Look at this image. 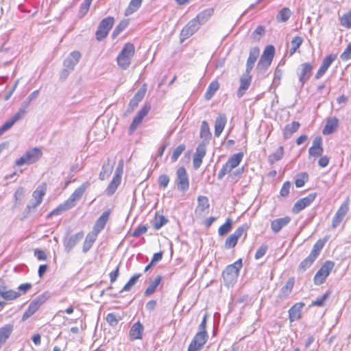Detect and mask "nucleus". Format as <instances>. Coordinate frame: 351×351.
<instances>
[{
	"label": "nucleus",
	"instance_id": "obj_1",
	"mask_svg": "<svg viewBox=\"0 0 351 351\" xmlns=\"http://www.w3.org/2000/svg\"><path fill=\"white\" fill-rule=\"evenodd\" d=\"M135 54L134 45L130 42L126 43L117 57V62L121 69H127Z\"/></svg>",
	"mask_w": 351,
	"mask_h": 351
},
{
	"label": "nucleus",
	"instance_id": "obj_2",
	"mask_svg": "<svg viewBox=\"0 0 351 351\" xmlns=\"http://www.w3.org/2000/svg\"><path fill=\"white\" fill-rule=\"evenodd\" d=\"M41 148L34 147L27 150L19 158L15 161V165L21 167L25 165H30L38 162L43 156Z\"/></svg>",
	"mask_w": 351,
	"mask_h": 351
},
{
	"label": "nucleus",
	"instance_id": "obj_3",
	"mask_svg": "<svg viewBox=\"0 0 351 351\" xmlns=\"http://www.w3.org/2000/svg\"><path fill=\"white\" fill-rule=\"evenodd\" d=\"M242 265V259L239 258L233 264L229 265L226 267L222 273V276L226 286L232 285L237 281Z\"/></svg>",
	"mask_w": 351,
	"mask_h": 351
},
{
	"label": "nucleus",
	"instance_id": "obj_4",
	"mask_svg": "<svg viewBox=\"0 0 351 351\" xmlns=\"http://www.w3.org/2000/svg\"><path fill=\"white\" fill-rule=\"evenodd\" d=\"M243 158L242 152L237 153L231 156L227 162L223 165L218 173V178L221 179L225 175L230 173L233 169L239 165Z\"/></svg>",
	"mask_w": 351,
	"mask_h": 351
},
{
	"label": "nucleus",
	"instance_id": "obj_5",
	"mask_svg": "<svg viewBox=\"0 0 351 351\" xmlns=\"http://www.w3.org/2000/svg\"><path fill=\"white\" fill-rule=\"evenodd\" d=\"M334 267L335 263L333 261H325L314 276V284L316 285H320L323 284L334 269Z\"/></svg>",
	"mask_w": 351,
	"mask_h": 351
},
{
	"label": "nucleus",
	"instance_id": "obj_6",
	"mask_svg": "<svg viewBox=\"0 0 351 351\" xmlns=\"http://www.w3.org/2000/svg\"><path fill=\"white\" fill-rule=\"evenodd\" d=\"M275 53V47L272 45H267L265 47L258 62V68L259 69L264 70L268 69L271 64Z\"/></svg>",
	"mask_w": 351,
	"mask_h": 351
},
{
	"label": "nucleus",
	"instance_id": "obj_7",
	"mask_svg": "<svg viewBox=\"0 0 351 351\" xmlns=\"http://www.w3.org/2000/svg\"><path fill=\"white\" fill-rule=\"evenodd\" d=\"M114 23V19L112 16H107L103 19L97 27L95 32V37L98 41L104 39L112 29Z\"/></svg>",
	"mask_w": 351,
	"mask_h": 351
},
{
	"label": "nucleus",
	"instance_id": "obj_8",
	"mask_svg": "<svg viewBox=\"0 0 351 351\" xmlns=\"http://www.w3.org/2000/svg\"><path fill=\"white\" fill-rule=\"evenodd\" d=\"M248 229L249 226L247 224H243L238 227L235 231L226 239L225 247L227 249L234 247L238 243L239 239L243 236L244 237V239L246 238L247 231Z\"/></svg>",
	"mask_w": 351,
	"mask_h": 351
},
{
	"label": "nucleus",
	"instance_id": "obj_9",
	"mask_svg": "<svg viewBox=\"0 0 351 351\" xmlns=\"http://www.w3.org/2000/svg\"><path fill=\"white\" fill-rule=\"evenodd\" d=\"M151 110V105L149 103H145L138 112L136 116L133 118L131 124L130 125L128 132L129 134H132L136 128L141 125L144 118L147 116Z\"/></svg>",
	"mask_w": 351,
	"mask_h": 351
},
{
	"label": "nucleus",
	"instance_id": "obj_10",
	"mask_svg": "<svg viewBox=\"0 0 351 351\" xmlns=\"http://www.w3.org/2000/svg\"><path fill=\"white\" fill-rule=\"evenodd\" d=\"M47 298L45 294H41L34 299L29 304L22 316V320L25 321L32 316L47 302Z\"/></svg>",
	"mask_w": 351,
	"mask_h": 351
},
{
	"label": "nucleus",
	"instance_id": "obj_11",
	"mask_svg": "<svg viewBox=\"0 0 351 351\" xmlns=\"http://www.w3.org/2000/svg\"><path fill=\"white\" fill-rule=\"evenodd\" d=\"M176 186L178 191L185 193L189 189V175L184 167H180L176 171Z\"/></svg>",
	"mask_w": 351,
	"mask_h": 351
},
{
	"label": "nucleus",
	"instance_id": "obj_12",
	"mask_svg": "<svg viewBox=\"0 0 351 351\" xmlns=\"http://www.w3.org/2000/svg\"><path fill=\"white\" fill-rule=\"evenodd\" d=\"M123 173V165L118 167L113 175V177L106 189L108 196L113 195L121 183Z\"/></svg>",
	"mask_w": 351,
	"mask_h": 351
},
{
	"label": "nucleus",
	"instance_id": "obj_13",
	"mask_svg": "<svg viewBox=\"0 0 351 351\" xmlns=\"http://www.w3.org/2000/svg\"><path fill=\"white\" fill-rule=\"evenodd\" d=\"M350 209L349 198H347L341 204L337 212L334 215L332 220L331 226L333 228H337L343 221L346 215Z\"/></svg>",
	"mask_w": 351,
	"mask_h": 351
},
{
	"label": "nucleus",
	"instance_id": "obj_14",
	"mask_svg": "<svg viewBox=\"0 0 351 351\" xmlns=\"http://www.w3.org/2000/svg\"><path fill=\"white\" fill-rule=\"evenodd\" d=\"M88 185V182L82 183L80 186L76 188L68 199L64 201L70 209L73 208L77 202L81 199Z\"/></svg>",
	"mask_w": 351,
	"mask_h": 351
},
{
	"label": "nucleus",
	"instance_id": "obj_15",
	"mask_svg": "<svg viewBox=\"0 0 351 351\" xmlns=\"http://www.w3.org/2000/svg\"><path fill=\"white\" fill-rule=\"evenodd\" d=\"M81 53L78 51H72L64 61V66L66 69L62 71V75L65 79L68 76V71L73 70L75 66L78 63L81 58Z\"/></svg>",
	"mask_w": 351,
	"mask_h": 351
},
{
	"label": "nucleus",
	"instance_id": "obj_16",
	"mask_svg": "<svg viewBox=\"0 0 351 351\" xmlns=\"http://www.w3.org/2000/svg\"><path fill=\"white\" fill-rule=\"evenodd\" d=\"M207 340V332H197L191 340L187 351H199L206 343Z\"/></svg>",
	"mask_w": 351,
	"mask_h": 351
},
{
	"label": "nucleus",
	"instance_id": "obj_17",
	"mask_svg": "<svg viewBox=\"0 0 351 351\" xmlns=\"http://www.w3.org/2000/svg\"><path fill=\"white\" fill-rule=\"evenodd\" d=\"M197 200V204L195 209V215L198 217H202L209 213V200L208 198L204 195H199Z\"/></svg>",
	"mask_w": 351,
	"mask_h": 351
},
{
	"label": "nucleus",
	"instance_id": "obj_18",
	"mask_svg": "<svg viewBox=\"0 0 351 351\" xmlns=\"http://www.w3.org/2000/svg\"><path fill=\"white\" fill-rule=\"evenodd\" d=\"M206 154V144L204 142H202L197 146L193 156V166L195 169H197L200 167Z\"/></svg>",
	"mask_w": 351,
	"mask_h": 351
},
{
	"label": "nucleus",
	"instance_id": "obj_19",
	"mask_svg": "<svg viewBox=\"0 0 351 351\" xmlns=\"http://www.w3.org/2000/svg\"><path fill=\"white\" fill-rule=\"evenodd\" d=\"M252 80L251 71H245L239 78V86L237 90V96L243 97L249 88Z\"/></svg>",
	"mask_w": 351,
	"mask_h": 351
},
{
	"label": "nucleus",
	"instance_id": "obj_20",
	"mask_svg": "<svg viewBox=\"0 0 351 351\" xmlns=\"http://www.w3.org/2000/svg\"><path fill=\"white\" fill-rule=\"evenodd\" d=\"M317 196L316 193H311L306 197H303L298 200L292 208L293 213H298L307 206H308L315 199Z\"/></svg>",
	"mask_w": 351,
	"mask_h": 351
},
{
	"label": "nucleus",
	"instance_id": "obj_21",
	"mask_svg": "<svg viewBox=\"0 0 351 351\" xmlns=\"http://www.w3.org/2000/svg\"><path fill=\"white\" fill-rule=\"evenodd\" d=\"M337 55L329 54L322 60V64L315 73V78L318 80L321 78L327 71L332 63L336 60Z\"/></svg>",
	"mask_w": 351,
	"mask_h": 351
},
{
	"label": "nucleus",
	"instance_id": "obj_22",
	"mask_svg": "<svg viewBox=\"0 0 351 351\" xmlns=\"http://www.w3.org/2000/svg\"><path fill=\"white\" fill-rule=\"evenodd\" d=\"M324 148L322 138L321 136H316L308 149L309 157L317 158L323 154Z\"/></svg>",
	"mask_w": 351,
	"mask_h": 351
},
{
	"label": "nucleus",
	"instance_id": "obj_23",
	"mask_svg": "<svg viewBox=\"0 0 351 351\" xmlns=\"http://www.w3.org/2000/svg\"><path fill=\"white\" fill-rule=\"evenodd\" d=\"M21 293L12 289H10L3 281L0 282V297L5 300H14L19 298Z\"/></svg>",
	"mask_w": 351,
	"mask_h": 351
},
{
	"label": "nucleus",
	"instance_id": "obj_24",
	"mask_svg": "<svg viewBox=\"0 0 351 351\" xmlns=\"http://www.w3.org/2000/svg\"><path fill=\"white\" fill-rule=\"evenodd\" d=\"M313 68V66L309 62H304L300 64V69L298 75L302 85L304 84L312 75Z\"/></svg>",
	"mask_w": 351,
	"mask_h": 351
},
{
	"label": "nucleus",
	"instance_id": "obj_25",
	"mask_svg": "<svg viewBox=\"0 0 351 351\" xmlns=\"http://www.w3.org/2000/svg\"><path fill=\"white\" fill-rule=\"evenodd\" d=\"M144 327L139 322L134 323L129 331V338L131 341L141 340L143 338Z\"/></svg>",
	"mask_w": 351,
	"mask_h": 351
},
{
	"label": "nucleus",
	"instance_id": "obj_26",
	"mask_svg": "<svg viewBox=\"0 0 351 351\" xmlns=\"http://www.w3.org/2000/svg\"><path fill=\"white\" fill-rule=\"evenodd\" d=\"M110 213L111 210H107L104 211L97 219L93 227V231L95 234H97L105 228L106 224L109 220Z\"/></svg>",
	"mask_w": 351,
	"mask_h": 351
},
{
	"label": "nucleus",
	"instance_id": "obj_27",
	"mask_svg": "<svg viewBox=\"0 0 351 351\" xmlns=\"http://www.w3.org/2000/svg\"><path fill=\"white\" fill-rule=\"evenodd\" d=\"M260 56V49L258 47H252L249 50V55L246 62L245 71H252L255 62Z\"/></svg>",
	"mask_w": 351,
	"mask_h": 351
},
{
	"label": "nucleus",
	"instance_id": "obj_28",
	"mask_svg": "<svg viewBox=\"0 0 351 351\" xmlns=\"http://www.w3.org/2000/svg\"><path fill=\"white\" fill-rule=\"evenodd\" d=\"M199 24L193 18L182 29L181 35L184 38H187L196 32L199 28Z\"/></svg>",
	"mask_w": 351,
	"mask_h": 351
},
{
	"label": "nucleus",
	"instance_id": "obj_29",
	"mask_svg": "<svg viewBox=\"0 0 351 351\" xmlns=\"http://www.w3.org/2000/svg\"><path fill=\"white\" fill-rule=\"evenodd\" d=\"M295 285V278L290 277L284 285V286L279 291L278 297L280 300L287 298L292 292Z\"/></svg>",
	"mask_w": 351,
	"mask_h": 351
},
{
	"label": "nucleus",
	"instance_id": "obj_30",
	"mask_svg": "<svg viewBox=\"0 0 351 351\" xmlns=\"http://www.w3.org/2000/svg\"><path fill=\"white\" fill-rule=\"evenodd\" d=\"M46 191L47 184L45 182H43L40 185H38L36 189L33 192L32 197L35 199L34 208L37 207L42 203L43 197L45 196Z\"/></svg>",
	"mask_w": 351,
	"mask_h": 351
},
{
	"label": "nucleus",
	"instance_id": "obj_31",
	"mask_svg": "<svg viewBox=\"0 0 351 351\" xmlns=\"http://www.w3.org/2000/svg\"><path fill=\"white\" fill-rule=\"evenodd\" d=\"M227 123L226 115L223 113L219 114L215 121L214 134L216 137H219L224 130Z\"/></svg>",
	"mask_w": 351,
	"mask_h": 351
},
{
	"label": "nucleus",
	"instance_id": "obj_32",
	"mask_svg": "<svg viewBox=\"0 0 351 351\" xmlns=\"http://www.w3.org/2000/svg\"><path fill=\"white\" fill-rule=\"evenodd\" d=\"M304 306V303L298 302L293 305L289 310V319L290 322L298 320L302 315V310Z\"/></svg>",
	"mask_w": 351,
	"mask_h": 351
},
{
	"label": "nucleus",
	"instance_id": "obj_33",
	"mask_svg": "<svg viewBox=\"0 0 351 351\" xmlns=\"http://www.w3.org/2000/svg\"><path fill=\"white\" fill-rule=\"evenodd\" d=\"M290 221L291 217L289 216L276 219L271 222V228L274 232L278 233L283 227L286 226Z\"/></svg>",
	"mask_w": 351,
	"mask_h": 351
},
{
	"label": "nucleus",
	"instance_id": "obj_34",
	"mask_svg": "<svg viewBox=\"0 0 351 351\" xmlns=\"http://www.w3.org/2000/svg\"><path fill=\"white\" fill-rule=\"evenodd\" d=\"M339 126V119L336 117L328 118L326 120V125L322 130L324 135L333 133Z\"/></svg>",
	"mask_w": 351,
	"mask_h": 351
},
{
	"label": "nucleus",
	"instance_id": "obj_35",
	"mask_svg": "<svg viewBox=\"0 0 351 351\" xmlns=\"http://www.w3.org/2000/svg\"><path fill=\"white\" fill-rule=\"evenodd\" d=\"M214 9L208 8L200 12L194 19L198 22L199 25L206 23L210 17L213 15Z\"/></svg>",
	"mask_w": 351,
	"mask_h": 351
},
{
	"label": "nucleus",
	"instance_id": "obj_36",
	"mask_svg": "<svg viewBox=\"0 0 351 351\" xmlns=\"http://www.w3.org/2000/svg\"><path fill=\"white\" fill-rule=\"evenodd\" d=\"M300 127V124L298 121H293L285 125L282 134L284 138L287 139L296 132Z\"/></svg>",
	"mask_w": 351,
	"mask_h": 351
},
{
	"label": "nucleus",
	"instance_id": "obj_37",
	"mask_svg": "<svg viewBox=\"0 0 351 351\" xmlns=\"http://www.w3.org/2000/svg\"><path fill=\"white\" fill-rule=\"evenodd\" d=\"M199 137L204 140L203 142L208 143L212 137V134L210 130L208 123L206 121H203L201 124Z\"/></svg>",
	"mask_w": 351,
	"mask_h": 351
},
{
	"label": "nucleus",
	"instance_id": "obj_38",
	"mask_svg": "<svg viewBox=\"0 0 351 351\" xmlns=\"http://www.w3.org/2000/svg\"><path fill=\"white\" fill-rule=\"evenodd\" d=\"M329 239L328 236H326L322 239H318L316 243L314 244L312 250L311 251V254L313 256L317 258L319 255L322 248L324 247L326 243L328 241Z\"/></svg>",
	"mask_w": 351,
	"mask_h": 351
},
{
	"label": "nucleus",
	"instance_id": "obj_39",
	"mask_svg": "<svg viewBox=\"0 0 351 351\" xmlns=\"http://www.w3.org/2000/svg\"><path fill=\"white\" fill-rule=\"evenodd\" d=\"M303 43V38L300 36H295L292 38L290 43L289 55H294Z\"/></svg>",
	"mask_w": 351,
	"mask_h": 351
},
{
	"label": "nucleus",
	"instance_id": "obj_40",
	"mask_svg": "<svg viewBox=\"0 0 351 351\" xmlns=\"http://www.w3.org/2000/svg\"><path fill=\"white\" fill-rule=\"evenodd\" d=\"M316 259V257L309 254V255L307 257H306L303 261L300 262V263L298 265V270L300 272L305 271L306 269L311 267V265Z\"/></svg>",
	"mask_w": 351,
	"mask_h": 351
},
{
	"label": "nucleus",
	"instance_id": "obj_41",
	"mask_svg": "<svg viewBox=\"0 0 351 351\" xmlns=\"http://www.w3.org/2000/svg\"><path fill=\"white\" fill-rule=\"evenodd\" d=\"M13 331L12 324H5L0 328V343L3 344L9 338Z\"/></svg>",
	"mask_w": 351,
	"mask_h": 351
},
{
	"label": "nucleus",
	"instance_id": "obj_42",
	"mask_svg": "<svg viewBox=\"0 0 351 351\" xmlns=\"http://www.w3.org/2000/svg\"><path fill=\"white\" fill-rule=\"evenodd\" d=\"M143 0H130L125 10L124 15L128 16L136 12L141 7Z\"/></svg>",
	"mask_w": 351,
	"mask_h": 351
},
{
	"label": "nucleus",
	"instance_id": "obj_43",
	"mask_svg": "<svg viewBox=\"0 0 351 351\" xmlns=\"http://www.w3.org/2000/svg\"><path fill=\"white\" fill-rule=\"evenodd\" d=\"M219 88V84L217 80L213 81L209 85L205 93L204 97L206 100H210L215 93Z\"/></svg>",
	"mask_w": 351,
	"mask_h": 351
},
{
	"label": "nucleus",
	"instance_id": "obj_44",
	"mask_svg": "<svg viewBox=\"0 0 351 351\" xmlns=\"http://www.w3.org/2000/svg\"><path fill=\"white\" fill-rule=\"evenodd\" d=\"M122 319L123 315L116 313H109L106 317L107 323L112 327H115Z\"/></svg>",
	"mask_w": 351,
	"mask_h": 351
},
{
	"label": "nucleus",
	"instance_id": "obj_45",
	"mask_svg": "<svg viewBox=\"0 0 351 351\" xmlns=\"http://www.w3.org/2000/svg\"><path fill=\"white\" fill-rule=\"evenodd\" d=\"M162 278L161 276H157L153 281L150 282L145 291V295H150L154 293L157 287L160 284Z\"/></svg>",
	"mask_w": 351,
	"mask_h": 351
},
{
	"label": "nucleus",
	"instance_id": "obj_46",
	"mask_svg": "<svg viewBox=\"0 0 351 351\" xmlns=\"http://www.w3.org/2000/svg\"><path fill=\"white\" fill-rule=\"evenodd\" d=\"M93 0H84L80 5L77 16L80 19L85 16L89 11L90 6Z\"/></svg>",
	"mask_w": 351,
	"mask_h": 351
},
{
	"label": "nucleus",
	"instance_id": "obj_47",
	"mask_svg": "<svg viewBox=\"0 0 351 351\" xmlns=\"http://www.w3.org/2000/svg\"><path fill=\"white\" fill-rule=\"evenodd\" d=\"M167 222L168 219L164 215L156 214L154 218L153 227L155 230H159Z\"/></svg>",
	"mask_w": 351,
	"mask_h": 351
},
{
	"label": "nucleus",
	"instance_id": "obj_48",
	"mask_svg": "<svg viewBox=\"0 0 351 351\" xmlns=\"http://www.w3.org/2000/svg\"><path fill=\"white\" fill-rule=\"evenodd\" d=\"M291 14L292 13L290 9L289 8L285 7L279 11L278 15L276 16V19L278 21L285 23L289 19V18L291 16Z\"/></svg>",
	"mask_w": 351,
	"mask_h": 351
},
{
	"label": "nucleus",
	"instance_id": "obj_49",
	"mask_svg": "<svg viewBox=\"0 0 351 351\" xmlns=\"http://www.w3.org/2000/svg\"><path fill=\"white\" fill-rule=\"evenodd\" d=\"M285 151L283 146H280L278 149L271 154L269 156V160L271 163H274L280 160L284 156Z\"/></svg>",
	"mask_w": 351,
	"mask_h": 351
},
{
	"label": "nucleus",
	"instance_id": "obj_50",
	"mask_svg": "<svg viewBox=\"0 0 351 351\" xmlns=\"http://www.w3.org/2000/svg\"><path fill=\"white\" fill-rule=\"evenodd\" d=\"M339 22L342 27L351 29V10L342 14L339 18Z\"/></svg>",
	"mask_w": 351,
	"mask_h": 351
},
{
	"label": "nucleus",
	"instance_id": "obj_51",
	"mask_svg": "<svg viewBox=\"0 0 351 351\" xmlns=\"http://www.w3.org/2000/svg\"><path fill=\"white\" fill-rule=\"evenodd\" d=\"M70 208L66 205V204L64 202L63 203L59 204L56 208L52 210L48 215L47 218H50L53 216H56L62 214L63 212L69 210Z\"/></svg>",
	"mask_w": 351,
	"mask_h": 351
},
{
	"label": "nucleus",
	"instance_id": "obj_52",
	"mask_svg": "<svg viewBox=\"0 0 351 351\" xmlns=\"http://www.w3.org/2000/svg\"><path fill=\"white\" fill-rule=\"evenodd\" d=\"M232 226V221L228 218L226 220L225 223L219 226L218 229V234L220 236H223L229 232Z\"/></svg>",
	"mask_w": 351,
	"mask_h": 351
},
{
	"label": "nucleus",
	"instance_id": "obj_53",
	"mask_svg": "<svg viewBox=\"0 0 351 351\" xmlns=\"http://www.w3.org/2000/svg\"><path fill=\"white\" fill-rule=\"evenodd\" d=\"M308 180V174L306 172H302L297 175L295 180V184L297 188L302 187Z\"/></svg>",
	"mask_w": 351,
	"mask_h": 351
},
{
	"label": "nucleus",
	"instance_id": "obj_54",
	"mask_svg": "<svg viewBox=\"0 0 351 351\" xmlns=\"http://www.w3.org/2000/svg\"><path fill=\"white\" fill-rule=\"evenodd\" d=\"M96 237H97V234H95V235L93 234H88L86 239H85V241L83 243V252H88L90 247H92L93 244L94 243V242L96 240Z\"/></svg>",
	"mask_w": 351,
	"mask_h": 351
},
{
	"label": "nucleus",
	"instance_id": "obj_55",
	"mask_svg": "<svg viewBox=\"0 0 351 351\" xmlns=\"http://www.w3.org/2000/svg\"><path fill=\"white\" fill-rule=\"evenodd\" d=\"M186 149V145L184 144H180L177 146L172 152L171 155V161L176 162L178 159V158L181 156L182 152Z\"/></svg>",
	"mask_w": 351,
	"mask_h": 351
},
{
	"label": "nucleus",
	"instance_id": "obj_56",
	"mask_svg": "<svg viewBox=\"0 0 351 351\" xmlns=\"http://www.w3.org/2000/svg\"><path fill=\"white\" fill-rule=\"evenodd\" d=\"M129 25V19L121 20L117 25L113 31V36H116L119 34L123 30H124Z\"/></svg>",
	"mask_w": 351,
	"mask_h": 351
},
{
	"label": "nucleus",
	"instance_id": "obj_57",
	"mask_svg": "<svg viewBox=\"0 0 351 351\" xmlns=\"http://www.w3.org/2000/svg\"><path fill=\"white\" fill-rule=\"evenodd\" d=\"M331 291H326L323 295L317 298L315 301H313L311 304V306H323L325 305L326 300L328 298Z\"/></svg>",
	"mask_w": 351,
	"mask_h": 351
},
{
	"label": "nucleus",
	"instance_id": "obj_58",
	"mask_svg": "<svg viewBox=\"0 0 351 351\" xmlns=\"http://www.w3.org/2000/svg\"><path fill=\"white\" fill-rule=\"evenodd\" d=\"M265 33V27L262 25L258 26L253 32L252 36L255 41H259L260 37L263 36Z\"/></svg>",
	"mask_w": 351,
	"mask_h": 351
},
{
	"label": "nucleus",
	"instance_id": "obj_59",
	"mask_svg": "<svg viewBox=\"0 0 351 351\" xmlns=\"http://www.w3.org/2000/svg\"><path fill=\"white\" fill-rule=\"evenodd\" d=\"M141 276V274H139L131 277L128 282L124 285L122 291H129L131 289V287L136 283Z\"/></svg>",
	"mask_w": 351,
	"mask_h": 351
},
{
	"label": "nucleus",
	"instance_id": "obj_60",
	"mask_svg": "<svg viewBox=\"0 0 351 351\" xmlns=\"http://www.w3.org/2000/svg\"><path fill=\"white\" fill-rule=\"evenodd\" d=\"M147 89V84H143L142 87L136 92V93L134 95V96L132 98H134L138 102H141L146 94Z\"/></svg>",
	"mask_w": 351,
	"mask_h": 351
},
{
	"label": "nucleus",
	"instance_id": "obj_61",
	"mask_svg": "<svg viewBox=\"0 0 351 351\" xmlns=\"http://www.w3.org/2000/svg\"><path fill=\"white\" fill-rule=\"evenodd\" d=\"M340 58L343 61H348L351 59V42L347 45L344 51L340 55Z\"/></svg>",
	"mask_w": 351,
	"mask_h": 351
},
{
	"label": "nucleus",
	"instance_id": "obj_62",
	"mask_svg": "<svg viewBox=\"0 0 351 351\" xmlns=\"http://www.w3.org/2000/svg\"><path fill=\"white\" fill-rule=\"evenodd\" d=\"M170 181V178L169 176L167 174H161L159 176L158 179V182L160 186L162 187L163 189H165L167 187Z\"/></svg>",
	"mask_w": 351,
	"mask_h": 351
},
{
	"label": "nucleus",
	"instance_id": "obj_63",
	"mask_svg": "<svg viewBox=\"0 0 351 351\" xmlns=\"http://www.w3.org/2000/svg\"><path fill=\"white\" fill-rule=\"evenodd\" d=\"M147 230V228L145 225L138 226L132 233V236L134 237H138L143 234H145Z\"/></svg>",
	"mask_w": 351,
	"mask_h": 351
},
{
	"label": "nucleus",
	"instance_id": "obj_64",
	"mask_svg": "<svg viewBox=\"0 0 351 351\" xmlns=\"http://www.w3.org/2000/svg\"><path fill=\"white\" fill-rule=\"evenodd\" d=\"M268 247L267 245H261L256 250L254 257L256 260L261 258L267 252Z\"/></svg>",
	"mask_w": 351,
	"mask_h": 351
}]
</instances>
